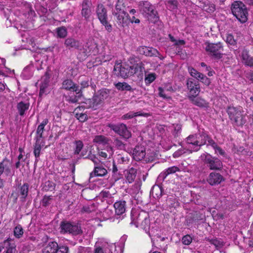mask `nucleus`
<instances>
[{"instance_id":"f257e3e1","label":"nucleus","mask_w":253,"mask_h":253,"mask_svg":"<svg viewBox=\"0 0 253 253\" xmlns=\"http://www.w3.org/2000/svg\"><path fill=\"white\" fill-rule=\"evenodd\" d=\"M131 224H134L136 227H140L150 236V221L148 212L142 211L138 213H132Z\"/></svg>"},{"instance_id":"f03ea898","label":"nucleus","mask_w":253,"mask_h":253,"mask_svg":"<svg viewBox=\"0 0 253 253\" xmlns=\"http://www.w3.org/2000/svg\"><path fill=\"white\" fill-rule=\"evenodd\" d=\"M110 94V90L107 88H102L98 90L91 99L86 100L85 103L88 104L89 108L97 109L102 104L104 101L108 98Z\"/></svg>"},{"instance_id":"7ed1b4c3","label":"nucleus","mask_w":253,"mask_h":253,"mask_svg":"<svg viewBox=\"0 0 253 253\" xmlns=\"http://www.w3.org/2000/svg\"><path fill=\"white\" fill-rule=\"evenodd\" d=\"M139 8L143 15L151 23H156L159 20L157 11L154 6L147 1H141L139 3Z\"/></svg>"},{"instance_id":"20e7f679","label":"nucleus","mask_w":253,"mask_h":253,"mask_svg":"<svg viewBox=\"0 0 253 253\" xmlns=\"http://www.w3.org/2000/svg\"><path fill=\"white\" fill-rule=\"evenodd\" d=\"M203 131L190 134L185 139L184 142L186 147L188 149H191L189 150L191 153L199 151L202 146V143H204L202 141Z\"/></svg>"},{"instance_id":"39448f33","label":"nucleus","mask_w":253,"mask_h":253,"mask_svg":"<svg viewBox=\"0 0 253 253\" xmlns=\"http://www.w3.org/2000/svg\"><path fill=\"white\" fill-rule=\"evenodd\" d=\"M205 50L208 55L212 59L215 60H220L223 56V46L220 42L216 43L207 42L205 43Z\"/></svg>"},{"instance_id":"423d86ee","label":"nucleus","mask_w":253,"mask_h":253,"mask_svg":"<svg viewBox=\"0 0 253 253\" xmlns=\"http://www.w3.org/2000/svg\"><path fill=\"white\" fill-rule=\"evenodd\" d=\"M138 71L136 66H129L126 63L116 62L114 68L115 74L118 77L126 78L135 74Z\"/></svg>"},{"instance_id":"0eeeda50","label":"nucleus","mask_w":253,"mask_h":253,"mask_svg":"<svg viewBox=\"0 0 253 253\" xmlns=\"http://www.w3.org/2000/svg\"><path fill=\"white\" fill-rule=\"evenodd\" d=\"M231 11L234 16L242 23L248 20V10L246 5L240 1H235L231 6Z\"/></svg>"},{"instance_id":"6e6552de","label":"nucleus","mask_w":253,"mask_h":253,"mask_svg":"<svg viewBox=\"0 0 253 253\" xmlns=\"http://www.w3.org/2000/svg\"><path fill=\"white\" fill-rule=\"evenodd\" d=\"M227 112L229 118L233 121L235 125L242 126L246 123L245 116L242 114V107L229 106L227 108Z\"/></svg>"},{"instance_id":"1a4fd4ad","label":"nucleus","mask_w":253,"mask_h":253,"mask_svg":"<svg viewBox=\"0 0 253 253\" xmlns=\"http://www.w3.org/2000/svg\"><path fill=\"white\" fill-rule=\"evenodd\" d=\"M207 167L211 170H220L222 168V162L217 158L206 153L201 156Z\"/></svg>"},{"instance_id":"9d476101","label":"nucleus","mask_w":253,"mask_h":253,"mask_svg":"<svg viewBox=\"0 0 253 253\" xmlns=\"http://www.w3.org/2000/svg\"><path fill=\"white\" fill-rule=\"evenodd\" d=\"M96 13L101 24L105 27L108 32H111L112 30V26L108 21L107 11L103 4H98Z\"/></svg>"},{"instance_id":"9b49d317","label":"nucleus","mask_w":253,"mask_h":253,"mask_svg":"<svg viewBox=\"0 0 253 253\" xmlns=\"http://www.w3.org/2000/svg\"><path fill=\"white\" fill-rule=\"evenodd\" d=\"M61 232L68 233L73 235H77L82 233L81 226L75 223H71L68 221H62L60 225Z\"/></svg>"},{"instance_id":"f8f14e48","label":"nucleus","mask_w":253,"mask_h":253,"mask_svg":"<svg viewBox=\"0 0 253 253\" xmlns=\"http://www.w3.org/2000/svg\"><path fill=\"white\" fill-rule=\"evenodd\" d=\"M108 126L111 129L125 139H128L131 136V132L127 129L126 125L124 124H109Z\"/></svg>"},{"instance_id":"ddd939ff","label":"nucleus","mask_w":253,"mask_h":253,"mask_svg":"<svg viewBox=\"0 0 253 253\" xmlns=\"http://www.w3.org/2000/svg\"><path fill=\"white\" fill-rule=\"evenodd\" d=\"M187 88L189 91L188 96H197L200 91V84L193 79L187 81Z\"/></svg>"},{"instance_id":"4468645a","label":"nucleus","mask_w":253,"mask_h":253,"mask_svg":"<svg viewBox=\"0 0 253 253\" xmlns=\"http://www.w3.org/2000/svg\"><path fill=\"white\" fill-rule=\"evenodd\" d=\"M4 250L5 253H15L16 251V245L14 241L10 238L0 243V252Z\"/></svg>"},{"instance_id":"2eb2a0df","label":"nucleus","mask_w":253,"mask_h":253,"mask_svg":"<svg viewBox=\"0 0 253 253\" xmlns=\"http://www.w3.org/2000/svg\"><path fill=\"white\" fill-rule=\"evenodd\" d=\"M11 168V162L7 158H4L0 162V175L3 172L6 176H11L13 174Z\"/></svg>"},{"instance_id":"dca6fc26","label":"nucleus","mask_w":253,"mask_h":253,"mask_svg":"<svg viewBox=\"0 0 253 253\" xmlns=\"http://www.w3.org/2000/svg\"><path fill=\"white\" fill-rule=\"evenodd\" d=\"M61 88L75 92L77 94L81 93V89H79V86L70 79H66L63 81Z\"/></svg>"},{"instance_id":"f3484780","label":"nucleus","mask_w":253,"mask_h":253,"mask_svg":"<svg viewBox=\"0 0 253 253\" xmlns=\"http://www.w3.org/2000/svg\"><path fill=\"white\" fill-rule=\"evenodd\" d=\"M116 17L118 25L122 27L128 26L129 23L128 14L126 12L112 13Z\"/></svg>"},{"instance_id":"a211bd4d","label":"nucleus","mask_w":253,"mask_h":253,"mask_svg":"<svg viewBox=\"0 0 253 253\" xmlns=\"http://www.w3.org/2000/svg\"><path fill=\"white\" fill-rule=\"evenodd\" d=\"M90 0H84L82 3L81 15L86 20H88L91 15Z\"/></svg>"},{"instance_id":"6ab92c4d","label":"nucleus","mask_w":253,"mask_h":253,"mask_svg":"<svg viewBox=\"0 0 253 253\" xmlns=\"http://www.w3.org/2000/svg\"><path fill=\"white\" fill-rule=\"evenodd\" d=\"M64 45L69 50H81L82 47V43L80 41L72 37H69L65 40Z\"/></svg>"},{"instance_id":"aec40b11","label":"nucleus","mask_w":253,"mask_h":253,"mask_svg":"<svg viewBox=\"0 0 253 253\" xmlns=\"http://www.w3.org/2000/svg\"><path fill=\"white\" fill-rule=\"evenodd\" d=\"M223 180V176L219 173L211 172L208 179L207 181L211 185L219 184Z\"/></svg>"},{"instance_id":"412c9836","label":"nucleus","mask_w":253,"mask_h":253,"mask_svg":"<svg viewBox=\"0 0 253 253\" xmlns=\"http://www.w3.org/2000/svg\"><path fill=\"white\" fill-rule=\"evenodd\" d=\"M145 155V149L143 146H136L133 150V159L137 161L143 159Z\"/></svg>"},{"instance_id":"4be33fe9","label":"nucleus","mask_w":253,"mask_h":253,"mask_svg":"<svg viewBox=\"0 0 253 253\" xmlns=\"http://www.w3.org/2000/svg\"><path fill=\"white\" fill-rule=\"evenodd\" d=\"M141 53L147 56H158L160 55L159 51L155 48L147 46H141L139 48Z\"/></svg>"},{"instance_id":"5701e85b","label":"nucleus","mask_w":253,"mask_h":253,"mask_svg":"<svg viewBox=\"0 0 253 253\" xmlns=\"http://www.w3.org/2000/svg\"><path fill=\"white\" fill-rule=\"evenodd\" d=\"M114 207L116 214L122 215L126 211V202L124 200L117 201L114 203Z\"/></svg>"},{"instance_id":"b1692460","label":"nucleus","mask_w":253,"mask_h":253,"mask_svg":"<svg viewBox=\"0 0 253 253\" xmlns=\"http://www.w3.org/2000/svg\"><path fill=\"white\" fill-rule=\"evenodd\" d=\"M107 173V170L101 165H96L94 170L90 173V176H104Z\"/></svg>"},{"instance_id":"393cba45","label":"nucleus","mask_w":253,"mask_h":253,"mask_svg":"<svg viewBox=\"0 0 253 253\" xmlns=\"http://www.w3.org/2000/svg\"><path fill=\"white\" fill-rule=\"evenodd\" d=\"M180 169L176 166H172L167 169L163 172H161L159 175V177L162 178L163 180L169 174L175 173L177 171H180Z\"/></svg>"},{"instance_id":"a878e982","label":"nucleus","mask_w":253,"mask_h":253,"mask_svg":"<svg viewBox=\"0 0 253 253\" xmlns=\"http://www.w3.org/2000/svg\"><path fill=\"white\" fill-rule=\"evenodd\" d=\"M188 97L193 104L198 107H206L208 105L207 101L201 97H197V96H188Z\"/></svg>"},{"instance_id":"bb28decb","label":"nucleus","mask_w":253,"mask_h":253,"mask_svg":"<svg viewBox=\"0 0 253 253\" xmlns=\"http://www.w3.org/2000/svg\"><path fill=\"white\" fill-rule=\"evenodd\" d=\"M136 173L137 169L133 168H131L126 170L125 174L126 181L129 183L133 182L136 177Z\"/></svg>"},{"instance_id":"cd10ccee","label":"nucleus","mask_w":253,"mask_h":253,"mask_svg":"<svg viewBox=\"0 0 253 253\" xmlns=\"http://www.w3.org/2000/svg\"><path fill=\"white\" fill-rule=\"evenodd\" d=\"M114 154V150L112 146L107 145L106 149L101 150L98 152V155L100 157L104 159L110 158Z\"/></svg>"},{"instance_id":"c85d7f7f","label":"nucleus","mask_w":253,"mask_h":253,"mask_svg":"<svg viewBox=\"0 0 253 253\" xmlns=\"http://www.w3.org/2000/svg\"><path fill=\"white\" fill-rule=\"evenodd\" d=\"M58 244L55 242H49L43 249L42 253H55Z\"/></svg>"},{"instance_id":"c756f323","label":"nucleus","mask_w":253,"mask_h":253,"mask_svg":"<svg viewBox=\"0 0 253 253\" xmlns=\"http://www.w3.org/2000/svg\"><path fill=\"white\" fill-rule=\"evenodd\" d=\"M202 138V141L204 142L202 143V146L205 145H207V146L210 145L213 148L216 147V145H217L216 142L205 131H203V135Z\"/></svg>"},{"instance_id":"7c9ffc66","label":"nucleus","mask_w":253,"mask_h":253,"mask_svg":"<svg viewBox=\"0 0 253 253\" xmlns=\"http://www.w3.org/2000/svg\"><path fill=\"white\" fill-rule=\"evenodd\" d=\"M30 104L28 102H24L21 101L18 103L17 105V109L20 116H23L25 112L27 111L29 108Z\"/></svg>"},{"instance_id":"2f4dec72","label":"nucleus","mask_w":253,"mask_h":253,"mask_svg":"<svg viewBox=\"0 0 253 253\" xmlns=\"http://www.w3.org/2000/svg\"><path fill=\"white\" fill-rule=\"evenodd\" d=\"M116 87L119 90L133 92L134 90L129 84L126 82H119L115 84Z\"/></svg>"},{"instance_id":"473e14b6","label":"nucleus","mask_w":253,"mask_h":253,"mask_svg":"<svg viewBox=\"0 0 253 253\" xmlns=\"http://www.w3.org/2000/svg\"><path fill=\"white\" fill-rule=\"evenodd\" d=\"M42 140L40 138H36V142L34 144V154L36 158L40 157L42 147L43 146Z\"/></svg>"},{"instance_id":"72a5a7b5","label":"nucleus","mask_w":253,"mask_h":253,"mask_svg":"<svg viewBox=\"0 0 253 253\" xmlns=\"http://www.w3.org/2000/svg\"><path fill=\"white\" fill-rule=\"evenodd\" d=\"M126 5L123 0H118L117 3L115 5V9L113 10L112 13H121L126 11Z\"/></svg>"},{"instance_id":"f704fd0d","label":"nucleus","mask_w":253,"mask_h":253,"mask_svg":"<svg viewBox=\"0 0 253 253\" xmlns=\"http://www.w3.org/2000/svg\"><path fill=\"white\" fill-rule=\"evenodd\" d=\"M165 3L168 9L171 11L176 12L178 5L177 0H167Z\"/></svg>"},{"instance_id":"c9c22d12","label":"nucleus","mask_w":253,"mask_h":253,"mask_svg":"<svg viewBox=\"0 0 253 253\" xmlns=\"http://www.w3.org/2000/svg\"><path fill=\"white\" fill-rule=\"evenodd\" d=\"M109 141V138L102 135H96L93 139L94 143L102 145L108 144Z\"/></svg>"},{"instance_id":"e433bc0d","label":"nucleus","mask_w":253,"mask_h":253,"mask_svg":"<svg viewBox=\"0 0 253 253\" xmlns=\"http://www.w3.org/2000/svg\"><path fill=\"white\" fill-rule=\"evenodd\" d=\"M96 209V205L94 203H92L90 204L84 205L82 209V212L89 213L95 211Z\"/></svg>"},{"instance_id":"4c0bfd02","label":"nucleus","mask_w":253,"mask_h":253,"mask_svg":"<svg viewBox=\"0 0 253 253\" xmlns=\"http://www.w3.org/2000/svg\"><path fill=\"white\" fill-rule=\"evenodd\" d=\"M29 191V184L28 183H24L19 188V192L21 195V198L25 199L28 195Z\"/></svg>"},{"instance_id":"58836bf2","label":"nucleus","mask_w":253,"mask_h":253,"mask_svg":"<svg viewBox=\"0 0 253 253\" xmlns=\"http://www.w3.org/2000/svg\"><path fill=\"white\" fill-rule=\"evenodd\" d=\"M84 147V144L81 140H76L74 142V154L78 155Z\"/></svg>"},{"instance_id":"ea45409f","label":"nucleus","mask_w":253,"mask_h":253,"mask_svg":"<svg viewBox=\"0 0 253 253\" xmlns=\"http://www.w3.org/2000/svg\"><path fill=\"white\" fill-rule=\"evenodd\" d=\"M55 187V184L51 181H46L42 186V190L44 191H52L54 190Z\"/></svg>"},{"instance_id":"a19ab883","label":"nucleus","mask_w":253,"mask_h":253,"mask_svg":"<svg viewBox=\"0 0 253 253\" xmlns=\"http://www.w3.org/2000/svg\"><path fill=\"white\" fill-rule=\"evenodd\" d=\"M207 240L212 245H214L216 248L220 249L224 246V243L220 240L217 238H208Z\"/></svg>"},{"instance_id":"79ce46f5","label":"nucleus","mask_w":253,"mask_h":253,"mask_svg":"<svg viewBox=\"0 0 253 253\" xmlns=\"http://www.w3.org/2000/svg\"><path fill=\"white\" fill-rule=\"evenodd\" d=\"M24 231L22 227L20 225H17L13 230L14 236L18 239L21 238L23 235Z\"/></svg>"},{"instance_id":"37998d69","label":"nucleus","mask_w":253,"mask_h":253,"mask_svg":"<svg viewBox=\"0 0 253 253\" xmlns=\"http://www.w3.org/2000/svg\"><path fill=\"white\" fill-rule=\"evenodd\" d=\"M56 31L57 36L59 38H64L67 35V29L64 27H58L56 28Z\"/></svg>"},{"instance_id":"c03bdc74","label":"nucleus","mask_w":253,"mask_h":253,"mask_svg":"<svg viewBox=\"0 0 253 253\" xmlns=\"http://www.w3.org/2000/svg\"><path fill=\"white\" fill-rule=\"evenodd\" d=\"M142 115H143V114L142 113H140V112H134L132 111H130V112H128V113L123 115L122 117V118L123 119L126 120V119H131V118H133L134 117L140 116H142Z\"/></svg>"},{"instance_id":"a18cd8bd","label":"nucleus","mask_w":253,"mask_h":253,"mask_svg":"<svg viewBox=\"0 0 253 253\" xmlns=\"http://www.w3.org/2000/svg\"><path fill=\"white\" fill-rule=\"evenodd\" d=\"M113 144L115 147L119 150H124L126 148V145L119 138H115Z\"/></svg>"},{"instance_id":"49530a36","label":"nucleus","mask_w":253,"mask_h":253,"mask_svg":"<svg viewBox=\"0 0 253 253\" xmlns=\"http://www.w3.org/2000/svg\"><path fill=\"white\" fill-rule=\"evenodd\" d=\"M167 203L169 207L172 208H176L179 206V204L176 199L173 197L168 198Z\"/></svg>"},{"instance_id":"de8ad7c7","label":"nucleus","mask_w":253,"mask_h":253,"mask_svg":"<svg viewBox=\"0 0 253 253\" xmlns=\"http://www.w3.org/2000/svg\"><path fill=\"white\" fill-rule=\"evenodd\" d=\"M49 92L48 85L41 83L39 96L42 97L44 94H47Z\"/></svg>"},{"instance_id":"09e8293b","label":"nucleus","mask_w":253,"mask_h":253,"mask_svg":"<svg viewBox=\"0 0 253 253\" xmlns=\"http://www.w3.org/2000/svg\"><path fill=\"white\" fill-rule=\"evenodd\" d=\"M52 199V197L51 196H46L45 195L41 202L42 205L43 207H47L51 203V201Z\"/></svg>"},{"instance_id":"8fccbe9b","label":"nucleus","mask_w":253,"mask_h":253,"mask_svg":"<svg viewBox=\"0 0 253 253\" xmlns=\"http://www.w3.org/2000/svg\"><path fill=\"white\" fill-rule=\"evenodd\" d=\"M84 158H87L90 160L91 161L93 162L95 165V166L98 165L100 161L98 159V158L94 154H92L90 152L87 156L84 157Z\"/></svg>"},{"instance_id":"3c124183","label":"nucleus","mask_w":253,"mask_h":253,"mask_svg":"<svg viewBox=\"0 0 253 253\" xmlns=\"http://www.w3.org/2000/svg\"><path fill=\"white\" fill-rule=\"evenodd\" d=\"M65 100L66 101L70 103H76L78 101V97L76 95H66L65 96Z\"/></svg>"},{"instance_id":"603ef678","label":"nucleus","mask_w":253,"mask_h":253,"mask_svg":"<svg viewBox=\"0 0 253 253\" xmlns=\"http://www.w3.org/2000/svg\"><path fill=\"white\" fill-rule=\"evenodd\" d=\"M156 79V76L155 74H150L146 76L145 78V82L146 84H150L152 83Z\"/></svg>"},{"instance_id":"864d4df0","label":"nucleus","mask_w":253,"mask_h":253,"mask_svg":"<svg viewBox=\"0 0 253 253\" xmlns=\"http://www.w3.org/2000/svg\"><path fill=\"white\" fill-rule=\"evenodd\" d=\"M110 170H112L113 175L114 176H116V177L115 178V180L118 179L119 178V177H118V175H119V172L118 171V167L114 161H113V162L112 168Z\"/></svg>"},{"instance_id":"5fc2aeb1","label":"nucleus","mask_w":253,"mask_h":253,"mask_svg":"<svg viewBox=\"0 0 253 253\" xmlns=\"http://www.w3.org/2000/svg\"><path fill=\"white\" fill-rule=\"evenodd\" d=\"M192 241V237L189 235L184 236L181 240L182 243L185 245H190Z\"/></svg>"},{"instance_id":"6e6d98bb","label":"nucleus","mask_w":253,"mask_h":253,"mask_svg":"<svg viewBox=\"0 0 253 253\" xmlns=\"http://www.w3.org/2000/svg\"><path fill=\"white\" fill-rule=\"evenodd\" d=\"M44 130V127L42 126L39 125L36 131V133L38 134V136L36 137V138H40L41 139L43 136L42 133Z\"/></svg>"},{"instance_id":"4d7b16f0","label":"nucleus","mask_w":253,"mask_h":253,"mask_svg":"<svg viewBox=\"0 0 253 253\" xmlns=\"http://www.w3.org/2000/svg\"><path fill=\"white\" fill-rule=\"evenodd\" d=\"M49 75L46 72L45 73L44 75L42 77L41 83L42 84H45V85H49Z\"/></svg>"},{"instance_id":"13d9d810","label":"nucleus","mask_w":253,"mask_h":253,"mask_svg":"<svg viewBox=\"0 0 253 253\" xmlns=\"http://www.w3.org/2000/svg\"><path fill=\"white\" fill-rule=\"evenodd\" d=\"M226 42L227 43L232 45H234L236 43V41L234 40V37L231 34L227 35Z\"/></svg>"},{"instance_id":"bf43d9fd","label":"nucleus","mask_w":253,"mask_h":253,"mask_svg":"<svg viewBox=\"0 0 253 253\" xmlns=\"http://www.w3.org/2000/svg\"><path fill=\"white\" fill-rule=\"evenodd\" d=\"M158 91H159V95L165 99V98H169L170 97L167 94L165 93V90L164 88L162 87H159L158 88Z\"/></svg>"},{"instance_id":"052dcab7","label":"nucleus","mask_w":253,"mask_h":253,"mask_svg":"<svg viewBox=\"0 0 253 253\" xmlns=\"http://www.w3.org/2000/svg\"><path fill=\"white\" fill-rule=\"evenodd\" d=\"M69 251L68 247L67 246H60L58 247L55 253H68Z\"/></svg>"},{"instance_id":"680f3d73","label":"nucleus","mask_w":253,"mask_h":253,"mask_svg":"<svg viewBox=\"0 0 253 253\" xmlns=\"http://www.w3.org/2000/svg\"><path fill=\"white\" fill-rule=\"evenodd\" d=\"M241 57L242 60V62L243 63L245 61L247 60V59L250 57L249 52L246 49L243 50L241 54Z\"/></svg>"},{"instance_id":"e2e57ef3","label":"nucleus","mask_w":253,"mask_h":253,"mask_svg":"<svg viewBox=\"0 0 253 253\" xmlns=\"http://www.w3.org/2000/svg\"><path fill=\"white\" fill-rule=\"evenodd\" d=\"M90 248L80 246L79 247L77 253H90Z\"/></svg>"},{"instance_id":"0e129e2a","label":"nucleus","mask_w":253,"mask_h":253,"mask_svg":"<svg viewBox=\"0 0 253 253\" xmlns=\"http://www.w3.org/2000/svg\"><path fill=\"white\" fill-rule=\"evenodd\" d=\"M89 80L87 79L81 82V83H80L81 86V88H80L81 89V93L82 92L83 89L89 86Z\"/></svg>"},{"instance_id":"69168bd1","label":"nucleus","mask_w":253,"mask_h":253,"mask_svg":"<svg viewBox=\"0 0 253 253\" xmlns=\"http://www.w3.org/2000/svg\"><path fill=\"white\" fill-rule=\"evenodd\" d=\"M185 153V151L184 149H180L178 150L177 151H175L173 154V157L174 158H177L181 156L182 154H184Z\"/></svg>"},{"instance_id":"338daca9","label":"nucleus","mask_w":253,"mask_h":253,"mask_svg":"<svg viewBox=\"0 0 253 253\" xmlns=\"http://www.w3.org/2000/svg\"><path fill=\"white\" fill-rule=\"evenodd\" d=\"M93 253H105V250L103 247L95 246Z\"/></svg>"},{"instance_id":"774afa93","label":"nucleus","mask_w":253,"mask_h":253,"mask_svg":"<svg viewBox=\"0 0 253 253\" xmlns=\"http://www.w3.org/2000/svg\"><path fill=\"white\" fill-rule=\"evenodd\" d=\"M243 63L246 65L250 67H253V58L250 56V57L245 61Z\"/></svg>"}]
</instances>
